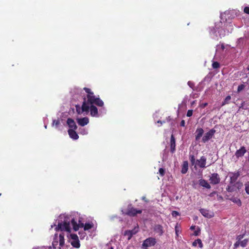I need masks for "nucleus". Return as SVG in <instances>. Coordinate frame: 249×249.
Here are the masks:
<instances>
[{
  "label": "nucleus",
  "instance_id": "nucleus-1",
  "mask_svg": "<svg viewBox=\"0 0 249 249\" xmlns=\"http://www.w3.org/2000/svg\"><path fill=\"white\" fill-rule=\"evenodd\" d=\"M82 218L77 212H73L71 214H61L55 221L51 228L55 227L56 231H66L71 232L73 230L77 231L81 228H83L85 231H88L92 229L94 225L92 222H82Z\"/></svg>",
  "mask_w": 249,
  "mask_h": 249
},
{
  "label": "nucleus",
  "instance_id": "nucleus-2",
  "mask_svg": "<svg viewBox=\"0 0 249 249\" xmlns=\"http://www.w3.org/2000/svg\"><path fill=\"white\" fill-rule=\"evenodd\" d=\"M235 15L233 10L227 11L221 14V20L215 22L214 27L210 28V35L213 39L217 40L232 32L233 26L231 20Z\"/></svg>",
  "mask_w": 249,
  "mask_h": 249
},
{
  "label": "nucleus",
  "instance_id": "nucleus-3",
  "mask_svg": "<svg viewBox=\"0 0 249 249\" xmlns=\"http://www.w3.org/2000/svg\"><path fill=\"white\" fill-rule=\"evenodd\" d=\"M84 89L88 93L87 100L85 98H84L82 106L79 105L75 106L77 113L79 115L85 116L88 115L90 111V114L91 116L98 117L99 114L98 113V109L94 105L99 107H103L104 106L103 101L99 98L96 97L89 89L85 88Z\"/></svg>",
  "mask_w": 249,
  "mask_h": 249
},
{
  "label": "nucleus",
  "instance_id": "nucleus-4",
  "mask_svg": "<svg viewBox=\"0 0 249 249\" xmlns=\"http://www.w3.org/2000/svg\"><path fill=\"white\" fill-rule=\"evenodd\" d=\"M62 232L60 233L58 236L57 233L54 234L53 240L52 243V246L54 249H56V246L59 243V249H61V248H63L65 245V238H64V232H66V231H61Z\"/></svg>",
  "mask_w": 249,
  "mask_h": 249
},
{
  "label": "nucleus",
  "instance_id": "nucleus-5",
  "mask_svg": "<svg viewBox=\"0 0 249 249\" xmlns=\"http://www.w3.org/2000/svg\"><path fill=\"white\" fill-rule=\"evenodd\" d=\"M67 236L69 239L71 246L78 249L80 247V243L78 236L76 234L67 232Z\"/></svg>",
  "mask_w": 249,
  "mask_h": 249
},
{
  "label": "nucleus",
  "instance_id": "nucleus-6",
  "mask_svg": "<svg viewBox=\"0 0 249 249\" xmlns=\"http://www.w3.org/2000/svg\"><path fill=\"white\" fill-rule=\"evenodd\" d=\"M215 132V130L214 129H211L210 131L206 133L202 138V142L204 143L207 142L213 138Z\"/></svg>",
  "mask_w": 249,
  "mask_h": 249
},
{
  "label": "nucleus",
  "instance_id": "nucleus-7",
  "mask_svg": "<svg viewBox=\"0 0 249 249\" xmlns=\"http://www.w3.org/2000/svg\"><path fill=\"white\" fill-rule=\"evenodd\" d=\"M156 243V241L154 238L149 237L143 241L142 246L143 247L147 248L153 246L155 245Z\"/></svg>",
  "mask_w": 249,
  "mask_h": 249
},
{
  "label": "nucleus",
  "instance_id": "nucleus-8",
  "mask_svg": "<svg viewBox=\"0 0 249 249\" xmlns=\"http://www.w3.org/2000/svg\"><path fill=\"white\" fill-rule=\"evenodd\" d=\"M206 158L205 156H202L199 160H196V163L195 167L196 166L201 168H205L206 167Z\"/></svg>",
  "mask_w": 249,
  "mask_h": 249
},
{
  "label": "nucleus",
  "instance_id": "nucleus-9",
  "mask_svg": "<svg viewBox=\"0 0 249 249\" xmlns=\"http://www.w3.org/2000/svg\"><path fill=\"white\" fill-rule=\"evenodd\" d=\"M210 182L212 184H217L219 183L220 178L217 173H213L210 178Z\"/></svg>",
  "mask_w": 249,
  "mask_h": 249
},
{
  "label": "nucleus",
  "instance_id": "nucleus-10",
  "mask_svg": "<svg viewBox=\"0 0 249 249\" xmlns=\"http://www.w3.org/2000/svg\"><path fill=\"white\" fill-rule=\"evenodd\" d=\"M247 152L246 148L245 146H242L238 150H237L235 153V156L237 159L244 156Z\"/></svg>",
  "mask_w": 249,
  "mask_h": 249
},
{
  "label": "nucleus",
  "instance_id": "nucleus-11",
  "mask_svg": "<svg viewBox=\"0 0 249 249\" xmlns=\"http://www.w3.org/2000/svg\"><path fill=\"white\" fill-rule=\"evenodd\" d=\"M76 121L77 124L81 126H84L87 125L89 123V119L88 117H84V118H77Z\"/></svg>",
  "mask_w": 249,
  "mask_h": 249
},
{
  "label": "nucleus",
  "instance_id": "nucleus-12",
  "mask_svg": "<svg viewBox=\"0 0 249 249\" xmlns=\"http://www.w3.org/2000/svg\"><path fill=\"white\" fill-rule=\"evenodd\" d=\"M142 211L141 210H137L134 208H131L128 210L127 212L125 213V214L130 215V216H135L137 214L141 213Z\"/></svg>",
  "mask_w": 249,
  "mask_h": 249
},
{
  "label": "nucleus",
  "instance_id": "nucleus-13",
  "mask_svg": "<svg viewBox=\"0 0 249 249\" xmlns=\"http://www.w3.org/2000/svg\"><path fill=\"white\" fill-rule=\"evenodd\" d=\"M139 231L138 227H135L132 230L126 231L124 232V235L128 236V239L129 240L131 238L133 235L138 232Z\"/></svg>",
  "mask_w": 249,
  "mask_h": 249
},
{
  "label": "nucleus",
  "instance_id": "nucleus-14",
  "mask_svg": "<svg viewBox=\"0 0 249 249\" xmlns=\"http://www.w3.org/2000/svg\"><path fill=\"white\" fill-rule=\"evenodd\" d=\"M139 231L138 227H135L132 230L126 231L124 232V235L128 236V239L129 240L131 238L133 235L138 232Z\"/></svg>",
  "mask_w": 249,
  "mask_h": 249
},
{
  "label": "nucleus",
  "instance_id": "nucleus-15",
  "mask_svg": "<svg viewBox=\"0 0 249 249\" xmlns=\"http://www.w3.org/2000/svg\"><path fill=\"white\" fill-rule=\"evenodd\" d=\"M240 174L239 172H231L229 174V176L230 178V182L231 183H234L236 180L239 177Z\"/></svg>",
  "mask_w": 249,
  "mask_h": 249
},
{
  "label": "nucleus",
  "instance_id": "nucleus-16",
  "mask_svg": "<svg viewBox=\"0 0 249 249\" xmlns=\"http://www.w3.org/2000/svg\"><path fill=\"white\" fill-rule=\"evenodd\" d=\"M67 124L70 128L69 129L76 130L77 128L75 122L72 119L68 118L67 121Z\"/></svg>",
  "mask_w": 249,
  "mask_h": 249
},
{
  "label": "nucleus",
  "instance_id": "nucleus-17",
  "mask_svg": "<svg viewBox=\"0 0 249 249\" xmlns=\"http://www.w3.org/2000/svg\"><path fill=\"white\" fill-rule=\"evenodd\" d=\"M199 211L205 217L210 218L213 216V214L212 212H211L206 209H201Z\"/></svg>",
  "mask_w": 249,
  "mask_h": 249
},
{
  "label": "nucleus",
  "instance_id": "nucleus-18",
  "mask_svg": "<svg viewBox=\"0 0 249 249\" xmlns=\"http://www.w3.org/2000/svg\"><path fill=\"white\" fill-rule=\"evenodd\" d=\"M170 151L172 153L176 151V141L173 135H171L170 139Z\"/></svg>",
  "mask_w": 249,
  "mask_h": 249
},
{
  "label": "nucleus",
  "instance_id": "nucleus-19",
  "mask_svg": "<svg viewBox=\"0 0 249 249\" xmlns=\"http://www.w3.org/2000/svg\"><path fill=\"white\" fill-rule=\"evenodd\" d=\"M204 133V130L202 128H197L196 131V141H198Z\"/></svg>",
  "mask_w": 249,
  "mask_h": 249
},
{
  "label": "nucleus",
  "instance_id": "nucleus-20",
  "mask_svg": "<svg viewBox=\"0 0 249 249\" xmlns=\"http://www.w3.org/2000/svg\"><path fill=\"white\" fill-rule=\"evenodd\" d=\"M68 134L70 137L74 140H77L79 138L78 134L75 132V130L69 129Z\"/></svg>",
  "mask_w": 249,
  "mask_h": 249
},
{
  "label": "nucleus",
  "instance_id": "nucleus-21",
  "mask_svg": "<svg viewBox=\"0 0 249 249\" xmlns=\"http://www.w3.org/2000/svg\"><path fill=\"white\" fill-rule=\"evenodd\" d=\"M245 40L246 38L244 37L239 38L236 42L237 47L239 48L243 47L246 44Z\"/></svg>",
  "mask_w": 249,
  "mask_h": 249
},
{
  "label": "nucleus",
  "instance_id": "nucleus-22",
  "mask_svg": "<svg viewBox=\"0 0 249 249\" xmlns=\"http://www.w3.org/2000/svg\"><path fill=\"white\" fill-rule=\"evenodd\" d=\"M199 184L200 186L207 189L211 188L210 185L208 183L207 181L204 179H200V180H199Z\"/></svg>",
  "mask_w": 249,
  "mask_h": 249
},
{
  "label": "nucleus",
  "instance_id": "nucleus-23",
  "mask_svg": "<svg viewBox=\"0 0 249 249\" xmlns=\"http://www.w3.org/2000/svg\"><path fill=\"white\" fill-rule=\"evenodd\" d=\"M154 231L159 235H161L163 233V228L160 225H157L155 226Z\"/></svg>",
  "mask_w": 249,
  "mask_h": 249
},
{
  "label": "nucleus",
  "instance_id": "nucleus-24",
  "mask_svg": "<svg viewBox=\"0 0 249 249\" xmlns=\"http://www.w3.org/2000/svg\"><path fill=\"white\" fill-rule=\"evenodd\" d=\"M188 170V163L187 161H184L183 163L182 169H181V173L182 174H185L187 173Z\"/></svg>",
  "mask_w": 249,
  "mask_h": 249
},
{
  "label": "nucleus",
  "instance_id": "nucleus-25",
  "mask_svg": "<svg viewBox=\"0 0 249 249\" xmlns=\"http://www.w3.org/2000/svg\"><path fill=\"white\" fill-rule=\"evenodd\" d=\"M192 245L194 247H196L198 245L200 248H202L203 247L202 243L200 239L195 240Z\"/></svg>",
  "mask_w": 249,
  "mask_h": 249
},
{
  "label": "nucleus",
  "instance_id": "nucleus-26",
  "mask_svg": "<svg viewBox=\"0 0 249 249\" xmlns=\"http://www.w3.org/2000/svg\"><path fill=\"white\" fill-rule=\"evenodd\" d=\"M78 234L79 235L80 238L81 240L84 239L87 236V233L84 230L79 231L78 232Z\"/></svg>",
  "mask_w": 249,
  "mask_h": 249
},
{
  "label": "nucleus",
  "instance_id": "nucleus-27",
  "mask_svg": "<svg viewBox=\"0 0 249 249\" xmlns=\"http://www.w3.org/2000/svg\"><path fill=\"white\" fill-rule=\"evenodd\" d=\"M189 159H190V162H191V164L193 165H195V166L196 160V158H195V156L193 155H190Z\"/></svg>",
  "mask_w": 249,
  "mask_h": 249
},
{
  "label": "nucleus",
  "instance_id": "nucleus-28",
  "mask_svg": "<svg viewBox=\"0 0 249 249\" xmlns=\"http://www.w3.org/2000/svg\"><path fill=\"white\" fill-rule=\"evenodd\" d=\"M248 242H249V239H245L242 241H240V246L243 248H244L247 246Z\"/></svg>",
  "mask_w": 249,
  "mask_h": 249
},
{
  "label": "nucleus",
  "instance_id": "nucleus-29",
  "mask_svg": "<svg viewBox=\"0 0 249 249\" xmlns=\"http://www.w3.org/2000/svg\"><path fill=\"white\" fill-rule=\"evenodd\" d=\"M231 99V97L230 95L227 96L223 102L222 105L224 106L226 104H229L230 100Z\"/></svg>",
  "mask_w": 249,
  "mask_h": 249
},
{
  "label": "nucleus",
  "instance_id": "nucleus-30",
  "mask_svg": "<svg viewBox=\"0 0 249 249\" xmlns=\"http://www.w3.org/2000/svg\"><path fill=\"white\" fill-rule=\"evenodd\" d=\"M224 49H225V47L223 44H222L221 45H217L216 46V52L218 51V50L220 49L222 51H223V50H224Z\"/></svg>",
  "mask_w": 249,
  "mask_h": 249
},
{
  "label": "nucleus",
  "instance_id": "nucleus-31",
  "mask_svg": "<svg viewBox=\"0 0 249 249\" xmlns=\"http://www.w3.org/2000/svg\"><path fill=\"white\" fill-rule=\"evenodd\" d=\"M60 122L59 120H53L52 124L53 126H55L56 128H57L59 125Z\"/></svg>",
  "mask_w": 249,
  "mask_h": 249
},
{
  "label": "nucleus",
  "instance_id": "nucleus-32",
  "mask_svg": "<svg viewBox=\"0 0 249 249\" xmlns=\"http://www.w3.org/2000/svg\"><path fill=\"white\" fill-rule=\"evenodd\" d=\"M80 133L83 135H87L88 133V131L85 128H81L80 129Z\"/></svg>",
  "mask_w": 249,
  "mask_h": 249
},
{
  "label": "nucleus",
  "instance_id": "nucleus-33",
  "mask_svg": "<svg viewBox=\"0 0 249 249\" xmlns=\"http://www.w3.org/2000/svg\"><path fill=\"white\" fill-rule=\"evenodd\" d=\"M245 235V232L242 234L237 235L236 238V240L240 242V241H241V240L244 237Z\"/></svg>",
  "mask_w": 249,
  "mask_h": 249
},
{
  "label": "nucleus",
  "instance_id": "nucleus-34",
  "mask_svg": "<svg viewBox=\"0 0 249 249\" xmlns=\"http://www.w3.org/2000/svg\"><path fill=\"white\" fill-rule=\"evenodd\" d=\"M212 67L213 69H217L219 67V64L217 62H213L212 64Z\"/></svg>",
  "mask_w": 249,
  "mask_h": 249
},
{
  "label": "nucleus",
  "instance_id": "nucleus-35",
  "mask_svg": "<svg viewBox=\"0 0 249 249\" xmlns=\"http://www.w3.org/2000/svg\"><path fill=\"white\" fill-rule=\"evenodd\" d=\"M233 202L237 203L238 206H241L242 204L241 200L238 198H234Z\"/></svg>",
  "mask_w": 249,
  "mask_h": 249
},
{
  "label": "nucleus",
  "instance_id": "nucleus-36",
  "mask_svg": "<svg viewBox=\"0 0 249 249\" xmlns=\"http://www.w3.org/2000/svg\"><path fill=\"white\" fill-rule=\"evenodd\" d=\"M245 191L247 194L249 195V182L245 184Z\"/></svg>",
  "mask_w": 249,
  "mask_h": 249
},
{
  "label": "nucleus",
  "instance_id": "nucleus-37",
  "mask_svg": "<svg viewBox=\"0 0 249 249\" xmlns=\"http://www.w3.org/2000/svg\"><path fill=\"white\" fill-rule=\"evenodd\" d=\"M239 246H240V242L236 240V242L234 244V249L237 248Z\"/></svg>",
  "mask_w": 249,
  "mask_h": 249
},
{
  "label": "nucleus",
  "instance_id": "nucleus-38",
  "mask_svg": "<svg viewBox=\"0 0 249 249\" xmlns=\"http://www.w3.org/2000/svg\"><path fill=\"white\" fill-rule=\"evenodd\" d=\"M159 172L161 176H164V170L163 168H160Z\"/></svg>",
  "mask_w": 249,
  "mask_h": 249
},
{
  "label": "nucleus",
  "instance_id": "nucleus-39",
  "mask_svg": "<svg viewBox=\"0 0 249 249\" xmlns=\"http://www.w3.org/2000/svg\"><path fill=\"white\" fill-rule=\"evenodd\" d=\"M193 115V110H188L187 112V117H191Z\"/></svg>",
  "mask_w": 249,
  "mask_h": 249
},
{
  "label": "nucleus",
  "instance_id": "nucleus-40",
  "mask_svg": "<svg viewBox=\"0 0 249 249\" xmlns=\"http://www.w3.org/2000/svg\"><path fill=\"white\" fill-rule=\"evenodd\" d=\"M172 215L173 216L176 217L179 215V213L177 211H174L172 213Z\"/></svg>",
  "mask_w": 249,
  "mask_h": 249
},
{
  "label": "nucleus",
  "instance_id": "nucleus-41",
  "mask_svg": "<svg viewBox=\"0 0 249 249\" xmlns=\"http://www.w3.org/2000/svg\"><path fill=\"white\" fill-rule=\"evenodd\" d=\"M188 85L192 89H193L194 87V84L193 82H191V81H188Z\"/></svg>",
  "mask_w": 249,
  "mask_h": 249
},
{
  "label": "nucleus",
  "instance_id": "nucleus-42",
  "mask_svg": "<svg viewBox=\"0 0 249 249\" xmlns=\"http://www.w3.org/2000/svg\"><path fill=\"white\" fill-rule=\"evenodd\" d=\"M244 12L247 14H249V7H245L244 9Z\"/></svg>",
  "mask_w": 249,
  "mask_h": 249
},
{
  "label": "nucleus",
  "instance_id": "nucleus-43",
  "mask_svg": "<svg viewBox=\"0 0 249 249\" xmlns=\"http://www.w3.org/2000/svg\"><path fill=\"white\" fill-rule=\"evenodd\" d=\"M200 233V230H197L195 231L194 234L196 236H197Z\"/></svg>",
  "mask_w": 249,
  "mask_h": 249
},
{
  "label": "nucleus",
  "instance_id": "nucleus-44",
  "mask_svg": "<svg viewBox=\"0 0 249 249\" xmlns=\"http://www.w3.org/2000/svg\"><path fill=\"white\" fill-rule=\"evenodd\" d=\"M243 88H244V86L243 85H239L238 87V91H241V90H242L243 89Z\"/></svg>",
  "mask_w": 249,
  "mask_h": 249
},
{
  "label": "nucleus",
  "instance_id": "nucleus-45",
  "mask_svg": "<svg viewBox=\"0 0 249 249\" xmlns=\"http://www.w3.org/2000/svg\"><path fill=\"white\" fill-rule=\"evenodd\" d=\"M207 105H208V104L207 103H203L200 105V107L201 108H204L205 107H206L207 106Z\"/></svg>",
  "mask_w": 249,
  "mask_h": 249
},
{
  "label": "nucleus",
  "instance_id": "nucleus-46",
  "mask_svg": "<svg viewBox=\"0 0 249 249\" xmlns=\"http://www.w3.org/2000/svg\"><path fill=\"white\" fill-rule=\"evenodd\" d=\"M100 112L101 113L105 114L106 113V109L104 107L102 108L100 110Z\"/></svg>",
  "mask_w": 249,
  "mask_h": 249
},
{
  "label": "nucleus",
  "instance_id": "nucleus-47",
  "mask_svg": "<svg viewBox=\"0 0 249 249\" xmlns=\"http://www.w3.org/2000/svg\"><path fill=\"white\" fill-rule=\"evenodd\" d=\"M185 121L184 120H182L181 121V122H180V125L181 126H185Z\"/></svg>",
  "mask_w": 249,
  "mask_h": 249
},
{
  "label": "nucleus",
  "instance_id": "nucleus-48",
  "mask_svg": "<svg viewBox=\"0 0 249 249\" xmlns=\"http://www.w3.org/2000/svg\"><path fill=\"white\" fill-rule=\"evenodd\" d=\"M175 230H176V233L177 235L178 236V230L177 229V227H176Z\"/></svg>",
  "mask_w": 249,
  "mask_h": 249
},
{
  "label": "nucleus",
  "instance_id": "nucleus-49",
  "mask_svg": "<svg viewBox=\"0 0 249 249\" xmlns=\"http://www.w3.org/2000/svg\"><path fill=\"white\" fill-rule=\"evenodd\" d=\"M247 159V161H248V162L249 163V151L248 152V157L246 158Z\"/></svg>",
  "mask_w": 249,
  "mask_h": 249
},
{
  "label": "nucleus",
  "instance_id": "nucleus-50",
  "mask_svg": "<svg viewBox=\"0 0 249 249\" xmlns=\"http://www.w3.org/2000/svg\"><path fill=\"white\" fill-rule=\"evenodd\" d=\"M157 123H160V125H161V124H162V123H165V122H164V121L161 122V121H158L157 122Z\"/></svg>",
  "mask_w": 249,
  "mask_h": 249
},
{
  "label": "nucleus",
  "instance_id": "nucleus-51",
  "mask_svg": "<svg viewBox=\"0 0 249 249\" xmlns=\"http://www.w3.org/2000/svg\"><path fill=\"white\" fill-rule=\"evenodd\" d=\"M195 229V226H192L191 227H190V229L191 230H193Z\"/></svg>",
  "mask_w": 249,
  "mask_h": 249
},
{
  "label": "nucleus",
  "instance_id": "nucleus-52",
  "mask_svg": "<svg viewBox=\"0 0 249 249\" xmlns=\"http://www.w3.org/2000/svg\"><path fill=\"white\" fill-rule=\"evenodd\" d=\"M47 124H44V127H45V128H47Z\"/></svg>",
  "mask_w": 249,
  "mask_h": 249
},
{
  "label": "nucleus",
  "instance_id": "nucleus-53",
  "mask_svg": "<svg viewBox=\"0 0 249 249\" xmlns=\"http://www.w3.org/2000/svg\"><path fill=\"white\" fill-rule=\"evenodd\" d=\"M162 159H163V160H166V157H165V158H164V157H163L162 158Z\"/></svg>",
  "mask_w": 249,
  "mask_h": 249
},
{
  "label": "nucleus",
  "instance_id": "nucleus-54",
  "mask_svg": "<svg viewBox=\"0 0 249 249\" xmlns=\"http://www.w3.org/2000/svg\"><path fill=\"white\" fill-rule=\"evenodd\" d=\"M195 101H193V102H192V105H193V104H195Z\"/></svg>",
  "mask_w": 249,
  "mask_h": 249
},
{
  "label": "nucleus",
  "instance_id": "nucleus-55",
  "mask_svg": "<svg viewBox=\"0 0 249 249\" xmlns=\"http://www.w3.org/2000/svg\"><path fill=\"white\" fill-rule=\"evenodd\" d=\"M122 212H123V213H124L123 212V210H122Z\"/></svg>",
  "mask_w": 249,
  "mask_h": 249
},
{
  "label": "nucleus",
  "instance_id": "nucleus-56",
  "mask_svg": "<svg viewBox=\"0 0 249 249\" xmlns=\"http://www.w3.org/2000/svg\"><path fill=\"white\" fill-rule=\"evenodd\" d=\"M227 190L229 191V190H230V188H228Z\"/></svg>",
  "mask_w": 249,
  "mask_h": 249
},
{
  "label": "nucleus",
  "instance_id": "nucleus-57",
  "mask_svg": "<svg viewBox=\"0 0 249 249\" xmlns=\"http://www.w3.org/2000/svg\"><path fill=\"white\" fill-rule=\"evenodd\" d=\"M227 190L229 191V190H230V188H228Z\"/></svg>",
  "mask_w": 249,
  "mask_h": 249
}]
</instances>
